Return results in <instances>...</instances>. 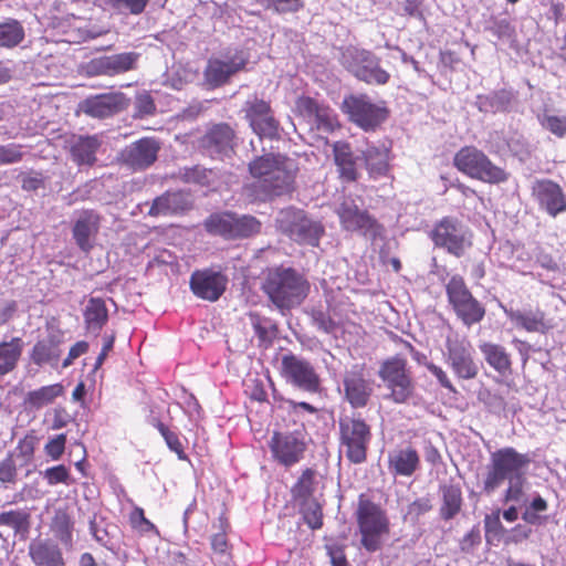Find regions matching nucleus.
Here are the masks:
<instances>
[{"instance_id":"f257e3e1","label":"nucleus","mask_w":566,"mask_h":566,"mask_svg":"<svg viewBox=\"0 0 566 566\" xmlns=\"http://www.w3.org/2000/svg\"><path fill=\"white\" fill-rule=\"evenodd\" d=\"M249 171L255 180L243 187L244 196L251 202H265L295 189L298 167L285 155L265 154L250 161Z\"/></svg>"},{"instance_id":"f03ea898","label":"nucleus","mask_w":566,"mask_h":566,"mask_svg":"<svg viewBox=\"0 0 566 566\" xmlns=\"http://www.w3.org/2000/svg\"><path fill=\"white\" fill-rule=\"evenodd\" d=\"M272 304L281 312L300 306L311 291L307 277L291 266L268 269L261 286Z\"/></svg>"},{"instance_id":"7ed1b4c3","label":"nucleus","mask_w":566,"mask_h":566,"mask_svg":"<svg viewBox=\"0 0 566 566\" xmlns=\"http://www.w3.org/2000/svg\"><path fill=\"white\" fill-rule=\"evenodd\" d=\"M355 516L361 546L369 553L381 549L384 539L390 534V522L386 511L361 494Z\"/></svg>"},{"instance_id":"20e7f679","label":"nucleus","mask_w":566,"mask_h":566,"mask_svg":"<svg viewBox=\"0 0 566 566\" xmlns=\"http://www.w3.org/2000/svg\"><path fill=\"white\" fill-rule=\"evenodd\" d=\"M453 166L469 178L489 185H500L509 180L505 168L495 165L492 159L473 145L461 147L453 157Z\"/></svg>"},{"instance_id":"39448f33","label":"nucleus","mask_w":566,"mask_h":566,"mask_svg":"<svg viewBox=\"0 0 566 566\" xmlns=\"http://www.w3.org/2000/svg\"><path fill=\"white\" fill-rule=\"evenodd\" d=\"M453 166L469 178L489 185H500L509 180L505 168L495 165L492 159L473 145L461 147L453 157Z\"/></svg>"},{"instance_id":"423d86ee","label":"nucleus","mask_w":566,"mask_h":566,"mask_svg":"<svg viewBox=\"0 0 566 566\" xmlns=\"http://www.w3.org/2000/svg\"><path fill=\"white\" fill-rule=\"evenodd\" d=\"M276 229L298 244L318 247L325 233L319 221L312 220L307 213L296 207L283 208L275 219Z\"/></svg>"},{"instance_id":"0eeeda50","label":"nucleus","mask_w":566,"mask_h":566,"mask_svg":"<svg viewBox=\"0 0 566 566\" xmlns=\"http://www.w3.org/2000/svg\"><path fill=\"white\" fill-rule=\"evenodd\" d=\"M530 463L528 454L520 453L512 447L496 450L491 454V464L484 479L483 491L491 494L505 480L521 479Z\"/></svg>"},{"instance_id":"6e6552de","label":"nucleus","mask_w":566,"mask_h":566,"mask_svg":"<svg viewBox=\"0 0 566 566\" xmlns=\"http://www.w3.org/2000/svg\"><path fill=\"white\" fill-rule=\"evenodd\" d=\"M339 442L350 463L360 464L367 460L373 437L371 427L359 412L339 418Z\"/></svg>"},{"instance_id":"1a4fd4ad","label":"nucleus","mask_w":566,"mask_h":566,"mask_svg":"<svg viewBox=\"0 0 566 566\" xmlns=\"http://www.w3.org/2000/svg\"><path fill=\"white\" fill-rule=\"evenodd\" d=\"M378 375L389 390V399L395 403H405L413 396L415 381L403 356L396 355L385 359Z\"/></svg>"},{"instance_id":"9d476101","label":"nucleus","mask_w":566,"mask_h":566,"mask_svg":"<svg viewBox=\"0 0 566 566\" xmlns=\"http://www.w3.org/2000/svg\"><path fill=\"white\" fill-rule=\"evenodd\" d=\"M436 248L446 250L449 254L461 258L472 248V232L455 217H443L429 233Z\"/></svg>"},{"instance_id":"9b49d317","label":"nucleus","mask_w":566,"mask_h":566,"mask_svg":"<svg viewBox=\"0 0 566 566\" xmlns=\"http://www.w3.org/2000/svg\"><path fill=\"white\" fill-rule=\"evenodd\" d=\"M446 293L457 317L465 326L470 327L484 318V305L473 296L461 275L451 276L446 285Z\"/></svg>"},{"instance_id":"f8f14e48","label":"nucleus","mask_w":566,"mask_h":566,"mask_svg":"<svg viewBox=\"0 0 566 566\" xmlns=\"http://www.w3.org/2000/svg\"><path fill=\"white\" fill-rule=\"evenodd\" d=\"M342 111L348 119L361 129L375 130L389 117V109L385 102L375 104L367 94H350L345 96Z\"/></svg>"},{"instance_id":"ddd939ff","label":"nucleus","mask_w":566,"mask_h":566,"mask_svg":"<svg viewBox=\"0 0 566 566\" xmlns=\"http://www.w3.org/2000/svg\"><path fill=\"white\" fill-rule=\"evenodd\" d=\"M443 359L459 380H473L480 373V366L474 357L472 345L459 336L447 337Z\"/></svg>"},{"instance_id":"4468645a","label":"nucleus","mask_w":566,"mask_h":566,"mask_svg":"<svg viewBox=\"0 0 566 566\" xmlns=\"http://www.w3.org/2000/svg\"><path fill=\"white\" fill-rule=\"evenodd\" d=\"M345 59L347 70L366 84L385 85L390 80V74L380 65V59L369 50L348 49Z\"/></svg>"},{"instance_id":"2eb2a0df","label":"nucleus","mask_w":566,"mask_h":566,"mask_svg":"<svg viewBox=\"0 0 566 566\" xmlns=\"http://www.w3.org/2000/svg\"><path fill=\"white\" fill-rule=\"evenodd\" d=\"M280 374L287 384L304 391L314 394L321 388V377L315 367L311 361L295 354L283 355Z\"/></svg>"},{"instance_id":"dca6fc26","label":"nucleus","mask_w":566,"mask_h":566,"mask_svg":"<svg viewBox=\"0 0 566 566\" xmlns=\"http://www.w3.org/2000/svg\"><path fill=\"white\" fill-rule=\"evenodd\" d=\"M248 62L249 56L242 50H237L233 54L224 57H211L203 71L205 83L210 88L221 87L229 83L233 75L243 71Z\"/></svg>"},{"instance_id":"f3484780","label":"nucleus","mask_w":566,"mask_h":566,"mask_svg":"<svg viewBox=\"0 0 566 566\" xmlns=\"http://www.w3.org/2000/svg\"><path fill=\"white\" fill-rule=\"evenodd\" d=\"M129 102L126 94L119 91L90 95L78 103L76 113L105 119L127 109Z\"/></svg>"},{"instance_id":"a211bd4d","label":"nucleus","mask_w":566,"mask_h":566,"mask_svg":"<svg viewBox=\"0 0 566 566\" xmlns=\"http://www.w3.org/2000/svg\"><path fill=\"white\" fill-rule=\"evenodd\" d=\"M272 459L290 468L298 463L306 451V442L296 432L274 431L269 440Z\"/></svg>"},{"instance_id":"6ab92c4d","label":"nucleus","mask_w":566,"mask_h":566,"mask_svg":"<svg viewBox=\"0 0 566 566\" xmlns=\"http://www.w3.org/2000/svg\"><path fill=\"white\" fill-rule=\"evenodd\" d=\"M235 132L227 123L212 125L198 139L199 149L212 159H223L231 157L234 153Z\"/></svg>"},{"instance_id":"aec40b11","label":"nucleus","mask_w":566,"mask_h":566,"mask_svg":"<svg viewBox=\"0 0 566 566\" xmlns=\"http://www.w3.org/2000/svg\"><path fill=\"white\" fill-rule=\"evenodd\" d=\"M364 364L354 365L343 377L344 399L354 409L365 408L374 394L373 380L366 377Z\"/></svg>"},{"instance_id":"412c9836","label":"nucleus","mask_w":566,"mask_h":566,"mask_svg":"<svg viewBox=\"0 0 566 566\" xmlns=\"http://www.w3.org/2000/svg\"><path fill=\"white\" fill-rule=\"evenodd\" d=\"M343 229L352 232H361L363 234L376 235L380 232L381 226L369 214L367 210H361L355 200L347 198L343 200L336 210Z\"/></svg>"},{"instance_id":"4be33fe9","label":"nucleus","mask_w":566,"mask_h":566,"mask_svg":"<svg viewBox=\"0 0 566 566\" xmlns=\"http://www.w3.org/2000/svg\"><path fill=\"white\" fill-rule=\"evenodd\" d=\"M244 117L252 130L260 137L273 138L279 133V122L274 118L269 102L253 96L244 104Z\"/></svg>"},{"instance_id":"5701e85b","label":"nucleus","mask_w":566,"mask_h":566,"mask_svg":"<svg viewBox=\"0 0 566 566\" xmlns=\"http://www.w3.org/2000/svg\"><path fill=\"white\" fill-rule=\"evenodd\" d=\"M160 143L154 137H143L126 146L119 155V160L130 169L145 170L158 157Z\"/></svg>"},{"instance_id":"b1692460","label":"nucleus","mask_w":566,"mask_h":566,"mask_svg":"<svg viewBox=\"0 0 566 566\" xmlns=\"http://www.w3.org/2000/svg\"><path fill=\"white\" fill-rule=\"evenodd\" d=\"M102 216L93 209L78 211L73 226L72 238L76 247L84 253H90L101 230Z\"/></svg>"},{"instance_id":"393cba45","label":"nucleus","mask_w":566,"mask_h":566,"mask_svg":"<svg viewBox=\"0 0 566 566\" xmlns=\"http://www.w3.org/2000/svg\"><path fill=\"white\" fill-rule=\"evenodd\" d=\"M192 293L205 301L216 302L227 290L228 277L212 269L197 270L190 276Z\"/></svg>"},{"instance_id":"a878e982","label":"nucleus","mask_w":566,"mask_h":566,"mask_svg":"<svg viewBox=\"0 0 566 566\" xmlns=\"http://www.w3.org/2000/svg\"><path fill=\"white\" fill-rule=\"evenodd\" d=\"M532 195L551 217L566 211V195L562 187L553 180H536L532 186Z\"/></svg>"},{"instance_id":"bb28decb","label":"nucleus","mask_w":566,"mask_h":566,"mask_svg":"<svg viewBox=\"0 0 566 566\" xmlns=\"http://www.w3.org/2000/svg\"><path fill=\"white\" fill-rule=\"evenodd\" d=\"M140 54L137 52H123L104 55L90 62L91 73L94 75L115 76L137 69Z\"/></svg>"},{"instance_id":"cd10ccee","label":"nucleus","mask_w":566,"mask_h":566,"mask_svg":"<svg viewBox=\"0 0 566 566\" xmlns=\"http://www.w3.org/2000/svg\"><path fill=\"white\" fill-rule=\"evenodd\" d=\"M506 315L515 326L528 332L548 334L557 327L555 318L549 317L543 310L536 307L528 311H506Z\"/></svg>"},{"instance_id":"c85d7f7f","label":"nucleus","mask_w":566,"mask_h":566,"mask_svg":"<svg viewBox=\"0 0 566 566\" xmlns=\"http://www.w3.org/2000/svg\"><path fill=\"white\" fill-rule=\"evenodd\" d=\"M331 147L338 178L344 182H356L360 177L359 158L355 155L352 145L346 140H337Z\"/></svg>"},{"instance_id":"c756f323","label":"nucleus","mask_w":566,"mask_h":566,"mask_svg":"<svg viewBox=\"0 0 566 566\" xmlns=\"http://www.w3.org/2000/svg\"><path fill=\"white\" fill-rule=\"evenodd\" d=\"M296 108L302 115L314 117L318 129L333 133L340 127L336 113L329 106L319 104L313 97H298Z\"/></svg>"},{"instance_id":"7c9ffc66","label":"nucleus","mask_w":566,"mask_h":566,"mask_svg":"<svg viewBox=\"0 0 566 566\" xmlns=\"http://www.w3.org/2000/svg\"><path fill=\"white\" fill-rule=\"evenodd\" d=\"M28 555L34 566H66L63 552L50 538H34L28 546Z\"/></svg>"},{"instance_id":"2f4dec72","label":"nucleus","mask_w":566,"mask_h":566,"mask_svg":"<svg viewBox=\"0 0 566 566\" xmlns=\"http://www.w3.org/2000/svg\"><path fill=\"white\" fill-rule=\"evenodd\" d=\"M101 146L102 142L97 135H73L67 142L71 159L77 166H93Z\"/></svg>"},{"instance_id":"473e14b6","label":"nucleus","mask_w":566,"mask_h":566,"mask_svg":"<svg viewBox=\"0 0 566 566\" xmlns=\"http://www.w3.org/2000/svg\"><path fill=\"white\" fill-rule=\"evenodd\" d=\"M191 208L189 195L181 191H166L156 197L149 208L150 217L172 216L188 211Z\"/></svg>"},{"instance_id":"72a5a7b5","label":"nucleus","mask_w":566,"mask_h":566,"mask_svg":"<svg viewBox=\"0 0 566 566\" xmlns=\"http://www.w3.org/2000/svg\"><path fill=\"white\" fill-rule=\"evenodd\" d=\"M420 467V455L411 447L397 448L388 454V470L394 476H411Z\"/></svg>"},{"instance_id":"f704fd0d","label":"nucleus","mask_w":566,"mask_h":566,"mask_svg":"<svg viewBox=\"0 0 566 566\" xmlns=\"http://www.w3.org/2000/svg\"><path fill=\"white\" fill-rule=\"evenodd\" d=\"M479 349L486 364L499 375L507 376L512 373V357L503 345L492 342H481Z\"/></svg>"},{"instance_id":"c9c22d12","label":"nucleus","mask_w":566,"mask_h":566,"mask_svg":"<svg viewBox=\"0 0 566 566\" xmlns=\"http://www.w3.org/2000/svg\"><path fill=\"white\" fill-rule=\"evenodd\" d=\"M60 344L61 342L55 336L39 339L30 352V360L39 367L43 365L57 366L61 356Z\"/></svg>"},{"instance_id":"e433bc0d","label":"nucleus","mask_w":566,"mask_h":566,"mask_svg":"<svg viewBox=\"0 0 566 566\" xmlns=\"http://www.w3.org/2000/svg\"><path fill=\"white\" fill-rule=\"evenodd\" d=\"M389 148L381 146H368L361 157L369 176L374 179L386 176L389 171Z\"/></svg>"},{"instance_id":"4c0bfd02","label":"nucleus","mask_w":566,"mask_h":566,"mask_svg":"<svg viewBox=\"0 0 566 566\" xmlns=\"http://www.w3.org/2000/svg\"><path fill=\"white\" fill-rule=\"evenodd\" d=\"M85 328L99 333L108 321V310L102 297H90L83 311Z\"/></svg>"},{"instance_id":"58836bf2","label":"nucleus","mask_w":566,"mask_h":566,"mask_svg":"<svg viewBox=\"0 0 566 566\" xmlns=\"http://www.w3.org/2000/svg\"><path fill=\"white\" fill-rule=\"evenodd\" d=\"M24 343L21 337L0 342V377L13 371L22 356Z\"/></svg>"},{"instance_id":"ea45409f","label":"nucleus","mask_w":566,"mask_h":566,"mask_svg":"<svg viewBox=\"0 0 566 566\" xmlns=\"http://www.w3.org/2000/svg\"><path fill=\"white\" fill-rule=\"evenodd\" d=\"M442 504L439 513L443 521H450L455 517L463 504L461 488L457 484H443L440 486Z\"/></svg>"},{"instance_id":"a19ab883","label":"nucleus","mask_w":566,"mask_h":566,"mask_svg":"<svg viewBox=\"0 0 566 566\" xmlns=\"http://www.w3.org/2000/svg\"><path fill=\"white\" fill-rule=\"evenodd\" d=\"M249 317L258 337V346L264 349L270 348L279 333L276 324L272 323L269 318L262 317L258 313H250Z\"/></svg>"},{"instance_id":"79ce46f5","label":"nucleus","mask_w":566,"mask_h":566,"mask_svg":"<svg viewBox=\"0 0 566 566\" xmlns=\"http://www.w3.org/2000/svg\"><path fill=\"white\" fill-rule=\"evenodd\" d=\"M64 394V387L61 384L42 386L39 389L27 394L24 403L32 409H41L52 403L57 397Z\"/></svg>"},{"instance_id":"37998d69","label":"nucleus","mask_w":566,"mask_h":566,"mask_svg":"<svg viewBox=\"0 0 566 566\" xmlns=\"http://www.w3.org/2000/svg\"><path fill=\"white\" fill-rule=\"evenodd\" d=\"M25 38L22 23L13 18L0 21V48L13 49L20 45Z\"/></svg>"},{"instance_id":"c03bdc74","label":"nucleus","mask_w":566,"mask_h":566,"mask_svg":"<svg viewBox=\"0 0 566 566\" xmlns=\"http://www.w3.org/2000/svg\"><path fill=\"white\" fill-rule=\"evenodd\" d=\"M233 213L232 211H223L210 214L203 223L206 231L210 234L231 240Z\"/></svg>"},{"instance_id":"a18cd8bd","label":"nucleus","mask_w":566,"mask_h":566,"mask_svg":"<svg viewBox=\"0 0 566 566\" xmlns=\"http://www.w3.org/2000/svg\"><path fill=\"white\" fill-rule=\"evenodd\" d=\"M51 531L62 544L66 546L73 544L74 522L66 511L55 512L51 522Z\"/></svg>"},{"instance_id":"49530a36","label":"nucleus","mask_w":566,"mask_h":566,"mask_svg":"<svg viewBox=\"0 0 566 566\" xmlns=\"http://www.w3.org/2000/svg\"><path fill=\"white\" fill-rule=\"evenodd\" d=\"M262 223L254 216L233 213L231 240L245 239L259 234Z\"/></svg>"},{"instance_id":"de8ad7c7","label":"nucleus","mask_w":566,"mask_h":566,"mask_svg":"<svg viewBox=\"0 0 566 566\" xmlns=\"http://www.w3.org/2000/svg\"><path fill=\"white\" fill-rule=\"evenodd\" d=\"M30 520V513L24 510H10L0 513V526L12 528L17 535L29 533Z\"/></svg>"},{"instance_id":"09e8293b","label":"nucleus","mask_w":566,"mask_h":566,"mask_svg":"<svg viewBox=\"0 0 566 566\" xmlns=\"http://www.w3.org/2000/svg\"><path fill=\"white\" fill-rule=\"evenodd\" d=\"M315 476L316 471L312 468H306L302 471L300 478L292 486V495L295 500L306 501L312 500L315 491Z\"/></svg>"},{"instance_id":"8fccbe9b","label":"nucleus","mask_w":566,"mask_h":566,"mask_svg":"<svg viewBox=\"0 0 566 566\" xmlns=\"http://www.w3.org/2000/svg\"><path fill=\"white\" fill-rule=\"evenodd\" d=\"M301 513L306 525L311 530H319L323 526V509L315 500H306L301 502Z\"/></svg>"},{"instance_id":"3c124183","label":"nucleus","mask_w":566,"mask_h":566,"mask_svg":"<svg viewBox=\"0 0 566 566\" xmlns=\"http://www.w3.org/2000/svg\"><path fill=\"white\" fill-rule=\"evenodd\" d=\"M181 179L185 182H195L201 186H209L216 176L212 169H207L200 165L186 167L180 171Z\"/></svg>"},{"instance_id":"603ef678","label":"nucleus","mask_w":566,"mask_h":566,"mask_svg":"<svg viewBox=\"0 0 566 566\" xmlns=\"http://www.w3.org/2000/svg\"><path fill=\"white\" fill-rule=\"evenodd\" d=\"M484 530L488 543L500 541L504 536L506 530L501 522L500 510L485 515Z\"/></svg>"},{"instance_id":"864d4df0","label":"nucleus","mask_w":566,"mask_h":566,"mask_svg":"<svg viewBox=\"0 0 566 566\" xmlns=\"http://www.w3.org/2000/svg\"><path fill=\"white\" fill-rule=\"evenodd\" d=\"M129 525L140 534L157 532V527L145 516L142 507L135 506L128 516Z\"/></svg>"},{"instance_id":"5fc2aeb1","label":"nucleus","mask_w":566,"mask_h":566,"mask_svg":"<svg viewBox=\"0 0 566 566\" xmlns=\"http://www.w3.org/2000/svg\"><path fill=\"white\" fill-rule=\"evenodd\" d=\"M18 481V467L12 453H8L0 461V483L13 485Z\"/></svg>"},{"instance_id":"6e6d98bb","label":"nucleus","mask_w":566,"mask_h":566,"mask_svg":"<svg viewBox=\"0 0 566 566\" xmlns=\"http://www.w3.org/2000/svg\"><path fill=\"white\" fill-rule=\"evenodd\" d=\"M155 427L158 429L160 434L164 437L168 448L171 451H174L178 455L179 459H181V460L186 459L184 446H182L178 434L175 433L174 431L169 430V428L161 421H157L155 423Z\"/></svg>"},{"instance_id":"4d7b16f0","label":"nucleus","mask_w":566,"mask_h":566,"mask_svg":"<svg viewBox=\"0 0 566 566\" xmlns=\"http://www.w3.org/2000/svg\"><path fill=\"white\" fill-rule=\"evenodd\" d=\"M43 475L49 485H56L60 483L70 485L74 482L71 479L70 470L64 464H59L45 469Z\"/></svg>"},{"instance_id":"13d9d810","label":"nucleus","mask_w":566,"mask_h":566,"mask_svg":"<svg viewBox=\"0 0 566 566\" xmlns=\"http://www.w3.org/2000/svg\"><path fill=\"white\" fill-rule=\"evenodd\" d=\"M107 6L117 11H127L138 15L144 12L149 0H104Z\"/></svg>"},{"instance_id":"bf43d9fd","label":"nucleus","mask_w":566,"mask_h":566,"mask_svg":"<svg viewBox=\"0 0 566 566\" xmlns=\"http://www.w3.org/2000/svg\"><path fill=\"white\" fill-rule=\"evenodd\" d=\"M36 443L38 438L35 434L33 432L27 433L17 444L18 457L22 458L25 463H31L34 458Z\"/></svg>"},{"instance_id":"052dcab7","label":"nucleus","mask_w":566,"mask_h":566,"mask_svg":"<svg viewBox=\"0 0 566 566\" xmlns=\"http://www.w3.org/2000/svg\"><path fill=\"white\" fill-rule=\"evenodd\" d=\"M211 548L219 562L228 560L231 557V546L229 545L226 531L214 534L211 537Z\"/></svg>"},{"instance_id":"680f3d73","label":"nucleus","mask_w":566,"mask_h":566,"mask_svg":"<svg viewBox=\"0 0 566 566\" xmlns=\"http://www.w3.org/2000/svg\"><path fill=\"white\" fill-rule=\"evenodd\" d=\"M23 146L19 144L0 145V165H11L23 159Z\"/></svg>"},{"instance_id":"e2e57ef3","label":"nucleus","mask_w":566,"mask_h":566,"mask_svg":"<svg viewBox=\"0 0 566 566\" xmlns=\"http://www.w3.org/2000/svg\"><path fill=\"white\" fill-rule=\"evenodd\" d=\"M312 319L317 329L326 334H333L338 328V324L328 312L315 310L312 313Z\"/></svg>"},{"instance_id":"0e129e2a","label":"nucleus","mask_w":566,"mask_h":566,"mask_svg":"<svg viewBox=\"0 0 566 566\" xmlns=\"http://www.w3.org/2000/svg\"><path fill=\"white\" fill-rule=\"evenodd\" d=\"M66 440L65 433H60L50 439L44 446L46 455L54 461L59 460L65 451Z\"/></svg>"},{"instance_id":"69168bd1","label":"nucleus","mask_w":566,"mask_h":566,"mask_svg":"<svg viewBox=\"0 0 566 566\" xmlns=\"http://www.w3.org/2000/svg\"><path fill=\"white\" fill-rule=\"evenodd\" d=\"M136 117H145L156 112L154 98L149 93H143L136 96L135 101Z\"/></svg>"},{"instance_id":"338daca9","label":"nucleus","mask_w":566,"mask_h":566,"mask_svg":"<svg viewBox=\"0 0 566 566\" xmlns=\"http://www.w3.org/2000/svg\"><path fill=\"white\" fill-rule=\"evenodd\" d=\"M426 367L437 378L438 382L442 388L447 389L449 392L452 394L458 392L447 371L443 370L440 366L433 363H428Z\"/></svg>"},{"instance_id":"774afa93","label":"nucleus","mask_w":566,"mask_h":566,"mask_svg":"<svg viewBox=\"0 0 566 566\" xmlns=\"http://www.w3.org/2000/svg\"><path fill=\"white\" fill-rule=\"evenodd\" d=\"M543 125L557 137L566 136V116H546Z\"/></svg>"}]
</instances>
